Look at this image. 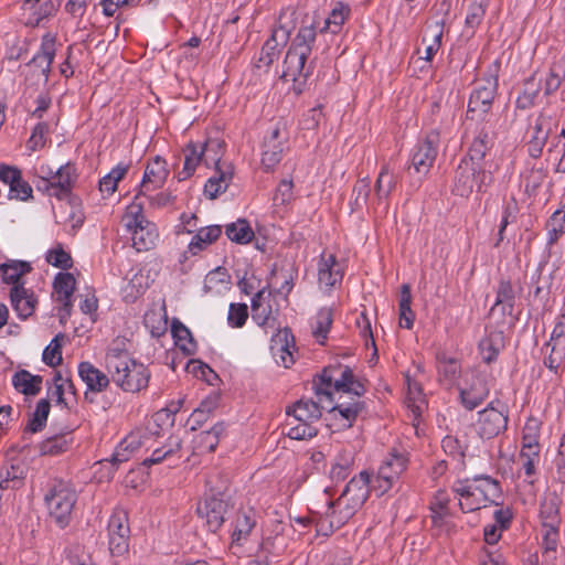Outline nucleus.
Masks as SVG:
<instances>
[{"mask_svg":"<svg viewBox=\"0 0 565 565\" xmlns=\"http://www.w3.org/2000/svg\"><path fill=\"white\" fill-rule=\"evenodd\" d=\"M504 348V334L502 331L490 332L479 342V351L482 361L487 364L494 362Z\"/></svg>","mask_w":565,"mask_h":565,"instance_id":"bb28decb","label":"nucleus"},{"mask_svg":"<svg viewBox=\"0 0 565 565\" xmlns=\"http://www.w3.org/2000/svg\"><path fill=\"white\" fill-rule=\"evenodd\" d=\"M225 427L223 423H216L211 429L201 431L198 436V448L201 452H213Z\"/></svg>","mask_w":565,"mask_h":565,"instance_id":"37998d69","label":"nucleus"},{"mask_svg":"<svg viewBox=\"0 0 565 565\" xmlns=\"http://www.w3.org/2000/svg\"><path fill=\"white\" fill-rule=\"evenodd\" d=\"M25 479V467L21 462L4 461L0 466V483L7 489H19Z\"/></svg>","mask_w":565,"mask_h":565,"instance_id":"a878e982","label":"nucleus"},{"mask_svg":"<svg viewBox=\"0 0 565 565\" xmlns=\"http://www.w3.org/2000/svg\"><path fill=\"white\" fill-rule=\"evenodd\" d=\"M76 280L71 273H58L53 282V289L56 294V299L72 298L75 290Z\"/></svg>","mask_w":565,"mask_h":565,"instance_id":"603ef678","label":"nucleus"},{"mask_svg":"<svg viewBox=\"0 0 565 565\" xmlns=\"http://www.w3.org/2000/svg\"><path fill=\"white\" fill-rule=\"evenodd\" d=\"M232 179L231 171H224L221 167H215V175L211 177L204 185V194L210 200H214L218 194L225 192L228 182Z\"/></svg>","mask_w":565,"mask_h":565,"instance_id":"4c0bfd02","label":"nucleus"},{"mask_svg":"<svg viewBox=\"0 0 565 565\" xmlns=\"http://www.w3.org/2000/svg\"><path fill=\"white\" fill-rule=\"evenodd\" d=\"M255 525V512L252 509L239 511L232 534L233 543L241 544L242 541L247 539Z\"/></svg>","mask_w":565,"mask_h":565,"instance_id":"72a5a7b5","label":"nucleus"},{"mask_svg":"<svg viewBox=\"0 0 565 565\" xmlns=\"http://www.w3.org/2000/svg\"><path fill=\"white\" fill-rule=\"evenodd\" d=\"M371 476L366 471H361L358 477H353L341 494L351 497L353 505L362 507L369 498Z\"/></svg>","mask_w":565,"mask_h":565,"instance_id":"4be33fe9","label":"nucleus"},{"mask_svg":"<svg viewBox=\"0 0 565 565\" xmlns=\"http://www.w3.org/2000/svg\"><path fill=\"white\" fill-rule=\"evenodd\" d=\"M11 305L22 320L28 319L34 312L38 299L34 292L24 288L23 285H15L10 290Z\"/></svg>","mask_w":565,"mask_h":565,"instance_id":"a211bd4d","label":"nucleus"},{"mask_svg":"<svg viewBox=\"0 0 565 565\" xmlns=\"http://www.w3.org/2000/svg\"><path fill=\"white\" fill-rule=\"evenodd\" d=\"M295 347V339L292 333L288 328H285L284 330H279L273 338H271V352L273 355L276 358V362L284 367H290L294 363V355L290 351V348Z\"/></svg>","mask_w":565,"mask_h":565,"instance_id":"f3484780","label":"nucleus"},{"mask_svg":"<svg viewBox=\"0 0 565 565\" xmlns=\"http://www.w3.org/2000/svg\"><path fill=\"white\" fill-rule=\"evenodd\" d=\"M107 372L111 381L128 393H138L145 390L150 380L148 367L136 360L122 364L117 363L115 369L108 370Z\"/></svg>","mask_w":565,"mask_h":565,"instance_id":"0eeeda50","label":"nucleus"},{"mask_svg":"<svg viewBox=\"0 0 565 565\" xmlns=\"http://www.w3.org/2000/svg\"><path fill=\"white\" fill-rule=\"evenodd\" d=\"M77 494L73 486L62 479H54L44 495L50 516L64 529L70 524Z\"/></svg>","mask_w":565,"mask_h":565,"instance_id":"7ed1b4c3","label":"nucleus"},{"mask_svg":"<svg viewBox=\"0 0 565 565\" xmlns=\"http://www.w3.org/2000/svg\"><path fill=\"white\" fill-rule=\"evenodd\" d=\"M475 487L472 490L482 493L483 499L489 501V504L498 505V500L502 495V489L500 482L490 476L477 475L472 478Z\"/></svg>","mask_w":565,"mask_h":565,"instance_id":"cd10ccee","label":"nucleus"},{"mask_svg":"<svg viewBox=\"0 0 565 565\" xmlns=\"http://www.w3.org/2000/svg\"><path fill=\"white\" fill-rule=\"evenodd\" d=\"M286 44L279 43L277 39L273 40V35H270V38L263 45L255 66L257 68H265V71H267L268 67L279 58L280 47Z\"/></svg>","mask_w":565,"mask_h":565,"instance_id":"c03bdc74","label":"nucleus"},{"mask_svg":"<svg viewBox=\"0 0 565 565\" xmlns=\"http://www.w3.org/2000/svg\"><path fill=\"white\" fill-rule=\"evenodd\" d=\"M565 81V57L555 61L544 82V94L550 96L554 94Z\"/></svg>","mask_w":565,"mask_h":565,"instance_id":"a18cd8bd","label":"nucleus"},{"mask_svg":"<svg viewBox=\"0 0 565 565\" xmlns=\"http://www.w3.org/2000/svg\"><path fill=\"white\" fill-rule=\"evenodd\" d=\"M225 234L230 241L236 244H247L255 236L253 228L245 218H238L236 222L227 224Z\"/></svg>","mask_w":565,"mask_h":565,"instance_id":"ea45409f","label":"nucleus"},{"mask_svg":"<svg viewBox=\"0 0 565 565\" xmlns=\"http://www.w3.org/2000/svg\"><path fill=\"white\" fill-rule=\"evenodd\" d=\"M438 373L440 379L450 385L460 373V364L454 358L438 356Z\"/></svg>","mask_w":565,"mask_h":565,"instance_id":"5fc2aeb1","label":"nucleus"},{"mask_svg":"<svg viewBox=\"0 0 565 565\" xmlns=\"http://www.w3.org/2000/svg\"><path fill=\"white\" fill-rule=\"evenodd\" d=\"M78 375L87 386L85 392V399L93 403L89 393H102L108 386L110 376L95 367L90 362H81L78 365Z\"/></svg>","mask_w":565,"mask_h":565,"instance_id":"4468645a","label":"nucleus"},{"mask_svg":"<svg viewBox=\"0 0 565 565\" xmlns=\"http://www.w3.org/2000/svg\"><path fill=\"white\" fill-rule=\"evenodd\" d=\"M168 175L169 170L167 168V161L162 157L156 156L152 161L147 164L140 186L148 189V186L152 184L153 189L161 188Z\"/></svg>","mask_w":565,"mask_h":565,"instance_id":"5701e85b","label":"nucleus"},{"mask_svg":"<svg viewBox=\"0 0 565 565\" xmlns=\"http://www.w3.org/2000/svg\"><path fill=\"white\" fill-rule=\"evenodd\" d=\"M318 28H320L318 15H305L282 63L280 77L285 82H294V89L298 93L302 92V86L313 72V62H308V58L316 42Z\"/></svg>","mask_w":565,"mask_h":565,"instance_id":"f257e3e1","label":"nucleus"},{"mask_svg":"<svg viewBox=\"0 0 565 565\" xmlns=\"http://www.w3.org/2000/svg\"><path fill=\"white\" fill-rule=\"evenodd\" d=\"M371 181L369 177L362 178L353 186V200L351 202L352 211H360L366 206L370 193Z\"/></svg>","mask_w":565,"mask_h":565,"instance_id":"864d4df0","label":"nucleus"},{"mask_svg":"<svg viewBox=\"0 0 565 565\" xmlns=\"http://www.w3.org/2000/svg\"><path fill=\"white\" fill-rule=\"evenodd\" d=\"M508 407L499 399L492 401L479 412L478 434L481 438L491 439L507 429Z\"/></svg>","mask_w":565,"mask_h":565,"instance_id":"1a4fd4ad","label":"nucleus"},{"mask_svg":"<svg viewBox=\"0 0 565 565\" xmlns=\"http://www.w3.org/2000/svg\"><path fill=\"white\" fill-rule=\"evenodd\" d=\"M287 141V132L279 124L271 127L264 137L262 164L266 171L273 170L281 161Z\"/></svg>","mask_w":565,"mask_h":565,"instance_id":"f8f14e48","label":"nucleus"},{"mask_svg":"<svg viewBox=\"0 0 565 565\" xmlns=\"http://www.w3.org/2000/svg\"><path fill=\"white\" fill-rule=\"evenodd\" d=\"M221 234L222 227L220 225H210L200 228L188 246L189 252L192 255H196L199 252L205 249L209 245L217 241Z\"/></svg>","mask_w":565,"mask_h":565,"instance_id":"c756f323","label":"nucleus"},{"mask_svg":"<svg viewBox=\"0 0 565 565\" xmlns=\"http://www.w3.org/2000/svg\"><path fill=\"white\" fill-rule=\"evenodd\" d=\"M49 175L55 181L54 192H51V196L60 200L72 193L78 178L76 166L72 162L61 166L55 172L50 171Z\"/></svg>","mask_w":565,"mask_h":565,"instance_id":"dca6fc26","label":"nucleus"},{"mask_svg":"<svg viewBox=\"0 0 565 565\" xmlns=\"http://www.w3.org/2000/svg\"><path fill=\"white\" fill-rule=\"evenodd\" d=\"M518 212H519V207H518V203L514 199H512L510 202H508L504 205L503 212H502V218H501L499 231H498V239L493 245L494 247H499L500 243L503 241L507 226L516 221Z\"/></svg>","mask_w":565,"mask_h":565,"instance_id":"13d9d810","label":"nucleus"},{"mask_svg":"<svg viewBox=\"0 0 565 565\" xmlns=\"http://www.w3.org/2000/svg\"><path fill=\"white\" fill-rule=\"evenodd\" d=\"M440 141V135L437 130H430L424 140L419 141L412 153L411 167L416 173L426 175L433 167Z\"/></svg>","mask_w":565,"mask_h":565,"instance_id":"9b49d317","label":"nucleus"},{"mask_svg":"<svg viewBox=\"0 0 565 565\" xmlns=\"http://www.w3.org/2000/svg\"><path fill=\"white\" fill-rule=\"evenodd\" d=\"M56 52V39L50 33L43 35L39 52L33 58L26 64L29 67L34 68L38 72V76L43 78V82L49 81L51 66L55 57Z\"/></svg>","mask_w":565,"mask_h":565,"instance_id":"ddd939ff","label":"nucleus"},{"mask_svg":"<svg viewBox=\"0 0 565 565\" xmlns=\"http://www.w3.org/2000/svg\"><path fill=\"white\" fill-rule=\"evenodd\" d=\"M128 218L126 226L132 234V247L137 252L152 249L159 237L156 224L147 220L141 212V206H138V210Z\"/></svg>","mask_w":565,"mask_h":565,"instance_id":"6e6552de","label":"nucleus"},{"mask_svg":"<svg viewBox=\"0 0 565 565\" xmlns=\"http://www.w3.org/2000/svg\"><path fill=\"white\" fill-rule=\"evenodd\" d=\"M515 303V292L510 280L501 279L497 288V298L491 311L502 306L503 315H512Z\"/></svg>","mask_w":565,"mask_h":565,"instance_id":"e433bc0d","label":"nucleus"},{"mask_svg":"<svg viewBox=\"0 0 565 565\" xmlns=\"http://www.w3.org/2000/svg\"><path fill=\"white\" fill-rule=\"evenodd\" d=\"M264 295V290H259L252 299V317L259 326H267L271 319L270 307L265 308L260 305V298Z\"/></svg>","mask_w":565,"mask_h":565,"instance_id":"338daca9","label":"nucleus"},{"mask_svg":"<svg viewBox=\"0 0 565 565\" xmlns=\"http://www.w3.org/2000/svg\"><path fill=\"white\" fill-rule=\"evenodd\" d=\"M364 403L360 401H354L353 403H339L331 407V413H338L343 419L347 420V424H343L345 427H351L353 422L356 419L360 412L363 409Z\"/></svg>","mask_w":565,"mask_h":565,"instance_id":"4d7b16f0","label":"nucleus"},{"mask_svg":"<svg viewBox=\"0 0 565 565\" xmlns=\"http://www.w3.org/2000/svg\"><path fill=\"white\" fill-rule=\"evenodd\" d=\"M284 428L287 429L285 433L290 439L295 440H308L317 436L318 429L312 423H303L297 418L287 417Z\"/></svg>","mask_w":565,"mask_h":565,"instance_id":"c9c22d12","label":"nucleus"},{"mask_svg":"<svg viewBox=\"0 0 565 565\" xmlns=\"http://www.w3.org/2000/svg\"><path fill=\"white\" fill-rule=\"evenodd\" d=\"M181 448L182 440L179 437L171 436L168 444L160 448H156L150 457L143 459L142 465L150 467L152 465H158L163 460H172L173 465H178L181 459V456L179 455Z\"/></svg>","mask_w":565,"mask_h":565,"instance_id":"412c9836","label":"nucleus"},{"mask_svg":"<svg viewBox=\"0 0 565 565\" xmlns=\"http://www.w3.org/2000/svg\"><path fill=\"white\" fill-rule=\"evenodd\" d=\"M493 182L491 169L460 160L454 177L452 193L468 198L473 191L482 193Z\"/></svg>","mask_w":565,"mask_h":565,"instance_id":"39448f33","label":"nucleus"},{"mask_svg":"<svg viewBox=\"0 0 565 565\" xmlns=\"http://www.w3.org/2000/svg\"><path fill=\"white\" fill-rule=\"evenodd\" d=\"M184 164L181 172L178 174L179 181H184L193 175L196 167L204 162V151L201 150L200 145L190 141L183 149Z\"/></svg>","mask_w":565,"mask_h":565,"instance_id":"c85d7f7f","label":"nucleus"},{"mask_svg":"<svg viewBox=\"0 0 565 565\" xmlns=\"http://www.w3.org/2000/svg\"><path fill=\"white\" fill-rule=\"evenodd\" d=\"M224 145V141L218 138H210L204 143L200 145L201 150L204 151V164L206 167L211 163L215 167H220Z\"/></svg>","mask_w":565,"mask_h":565,"instance_id":"de8ad7c7","label":"nucleus"},{"mask_svg":"<svg viewBox=\"0 0 565 565\" xmlns=\"http://www.w3.org/2000/svg\"><path fill=\"white\" fill-rule=\"evenodd\" d=\"M31 270V266L26 262H17L13 264H2L0 266V273L2 275V280L6 284H13V286L19 285V280L21 276L29 273Z\"/></svg>","mask_w":565,"mask_h":565,"instance_id":"3c124183","label":"nucleus"},{"mask_svg":"<svg viewBox=\"0 0 565 565\" xmlns=\"http://www.w3.org/2000/svg\"><path fill=\"white\" fill-rule=\"evenodd\" d=\"M319 380L320 383L315 386L320 402L332 401L331 388L335 392L352 393L358 397L365 393L363 383L355 377L353 371L340 363L326 366L319 375Z\"/></svg>","mask_w":565,"mask_h":565,"instance_id":"f03ea898","label":"nucleus"},{"mask_svg":"<svg viewBox=\"0 0 565 565\" xmlns=\"http://www.w3.org/2000/svg\"><path fill=\"white\" fill-rule=\"evenodd\" d=\"M541 90V81L533 74L524 81L522 93L518 96L515 105L519 109H529L534 106Z\"/></svg>","mask_w":565,"mask_h":565,"instance_id":"a19ab883","label":"nucleus"},{"mask_svg":"<svg viewBox=\"0 0 565 565\" xmlns=\"http://www.w3.org/2000/svg\"><path fill=\"white\" fill-rule=\"evenodd\" d=\"M129 166L119 163L99 181V190L108 195L117 190L118 182L124 179L128 172Z\"/></svg>","mask_w":565,"mask_h":565,"instance_id":"09e8293b","label":"nucleus"},{"mask_svg":"<svg viewBox=\"0 0 565 565\" xmlns=\"http://www.w3.org/2000/svg\"><path fill=\"white\" fill-rule=\"evenodd\" d=\"M320 401L315 402L312 399L301 398L295 402L292 405L287 406L286 415L290 418H297L303 423H315L320 419L323 407L320 405Z\"/></svg>","mask_w":565,"mask_h":565,"instance_id":"aec40b11","label":"nucleus"},{"mask_svg":"<svg viewBox=\"0 0 565 565\" xmlns=\"http://www.w3.org/2000/svg\"><path fill=\"white\" fill-rule=\"evenodd\" d=\"M500 64L494 62L489 75L483 78L482 84L476 87L469 97L466 119L471 121L488 120L487 116L492 107L498 92V72Z\"/></svg>","mask_w":565,"mask_h":565,"instance_id":"423d86ee","label":"nucleus"},{"mask_svg":"<svg viewBox=\"0 0 565 565\" xmlns=\"http://www.w3.org/2000/svg\"><path fill=\"white\" fill-rule=\"evenodd\" d=\"M353 463V454L351 451L343 450L338 455L337 460L330 470L331 478L337 481L344 480L349 476Z\"/></svg>","mask_w":565,"mask_h":565,"instance_id":"8fccbe9b","label":"nucleus"},{"mask_svg":"<svg viewBox=\"0 0 565 565\" xmlns=\"http://www.w3.org/2000/svg\"><path fill=\"white\" fill-rule=\"evenodd\" d=\"M63 334L60 333L51 341V343L43 351V362L49 366H56L62 362V344L60 342L63 339Z\"/></svg>","mask_w":565,"mask_h":565,"instance_id":"0e129e2a","label":"nucleus"},{"mask_svg":"<svg viewBox=\"0 0 565 565\" xmlns=\"http://www.w3.org/2000/svg\"><path fill=\"white\" fill-rule=\"evenodd\" d=\"M412 292L411 286L404 284L401 287L398 310H399V326L402 328L412 329L414 326L415 313L411 308Z\"/></svg>","mask_w":565,"mask_h":565,"instance_id":"58836bf2","label":"nucleus"},{"mask_svg":"<svg viewBox=\"0 0 565 565\" xmlns=\"http://www.w3.org/2000/svg\"><path fill=\"white\" fill-rule=\"evenodd\" d=\"M108 548L111 556H122L129 550L130 527L128 514L124 510H115L108 521Z\"/></svg>","mask_w":565,"mask_h":565,"instance_id":"9d476101","label":"nucleus"},{"mask_svg":"<svg viewBox=\"0 0 565 565\" xmlns=\"http://www.w3.org/2000/svg\"><path fill=\"white\" fill-rule=\"evenodd\" d=\"M73 430L74 428L72 426L67 425L63 427L58 434H55L41 443L40 452L42 455L56 456L66 451L73 443Z\"/></svg>","mask_w":565,"mask_h":565,"instance_id":"b1692460","label":"nucleus"},{"mask_svg":"<svg viewBox=\"0 0 565 565\" xmlns=\"http://www.w3.org/2000/svg\"><path fill=\"white\" fill-rule=\"evenodd\" d=\"M489 393L490 388H480L475 392L461 388L460 399L466 409L473 411L482 404V402L488 397Z\"/></svg>","mask_w":565,"mask_h":565,"instance_id":"052dcab7","label":"nucleus"},{"mask_svg":"<svg viewBox=\"0 0 565 565\" xmlns=\"http://www.w3.org/2000/svg\"><path fill=\"white\" fill-rule=\"evenodd\" d=\"M558 507L554 500L544 501L541 504L540 516L543 527H558Z\"/></svg>","mask_w":565,"mask_h":565,"instance_id":"680f3d73","label":"nucleus"},{"mask_svg":"<svg viewBox=\"0 0 565 565\" xmlns=\"http://www.w3.org/2000/svg\"><path fill=\"white\" fill-rule=\"evenodd\" d=\"M13 386L24 395H36L41 391L42 376L26 370L17 372L12 377Z\"/></svg>","mask_w":565,"mask_h":565,"instance_id":"f704fd0d","label":"nucleus"},{"mask_svg":"<svg viewBox=\"0 0 565 565\" xmlns=\"http://www.w3.org/2000/svg\"><path fill=\"white\" fill-rule=\"evenodd\" d=\"M462 8L466 11L465 31L473 35L476 29L483 21L488 1L487 0H463Z\"/></svg>","mask_w":565,"mask_h":565,"instance_id":"393cba45","label":"nucleus"},{"mask_svg":"<svg viewBox=\"0 0 565 565\" xmlns=\"http://www.w3.org/2000/svg\"><path fill=\"white\" fill-rule=\"evenodd\" d=\"M46 260L52 266L61 269L66 270L73 267L71 254L65 252L61 244L47 252Z\"/></svg>","mask_w":565,"mask_h":565,"instance_id":"e2e57ef3","label":"nucleus"},{"mask_svg":"<svg viewBox=\"0 0 565 565\" xmlns=\"http://www.w3.org/2000/svg\"><path fill=\"white\" fill-rule=\"evenodd\" d=\"M397 184V177L387 163L383 164L376 178L374 192L379 202L387 200Z\"/></svg>","mask_w":565,"mask_h":565,"instance_id":"7c9ffc66","label":"nucleus"},{"mask_svg":"<svg viewBox=\"0 0 565 565\" xmlns=\"http://www.w3.org/2000/svg\"><path fill=\"white\" fill-rule=\"evenodd\" d=\"M24 6L38 17V20H42L56 11L60 0H25Z\"/></svg>","mask_w":565,"mask_h":565,"instance_id":"6e6d98bb","label":"nucleus"},{"mask_svg":"<svg viewBox=\"0 0 565 565\" xmlns=\"http://www.w3.org/2000/svg\"><path fill=\"white\" fill-rule=\"evenodd\" d=\"M50 408L51 404L49 399H40L36 403L34 412L32 413L31 417L28 420V424L24 428V433L34 434L41 431L46 425Z\"/></svg>","mask_w":565,"mask_h":565,"instance_id":"79ce46f5","label":"nucleus"},{"mask_svg":"<svg viewBox=\"0 0 565 565\" xmlns=\"http://www.w3.org/2000/svg\"><path fill=\"white\" fill-rule=\"evenodd\" d=\"M248 318V309L245 303H231L228 309V324L233 328H242Z\"/></svg>","mask_w":565,"mask_h":565,"instance_id":"774afa93","label":"nucleus"},{"mask_svg":"<svg viewBox=\"0 0 565 565\" xmlns=\"http://www.w3.org/2000/svg\"><path fill=\"white\" fill-rule=\"evenodd\" d=\"M343 267L333 254L321 255L318 263V281L320 287L330 289L343 279Z\"/></svg>","mask_w":565,"mask_h":565,"instance_id":"2eb2a0df","label":"nucleus"},{"mask_svg":"<svg viewBox=\"0 0 565 565\" xmlns=\"http://www.w3.org/2000/svg\"><path fill=\"white\" fill-rule=\"evenodd\" d=\"M490 150L491 148L483 145L471 142L467 154L461 160L472 162L475 166L488 167L491 169L492 163L486 160L487 153Z\"/></svg>","mask_w":565,"mask_h":565,"instance_id":"69168bd1","label":"nucleus"},{"mask_svg":"<svg viewBox=\"0 0 565 565\" xmlns=\"http://www.w3.org/2000/svg\"><path fill=\"white\" fill-rule=\"evenodd\" d=\"M128 341L125 338H116L111 341L105 358L106 370L117 366V363L130 362L134 360L128 352Z\"/></svg>","mask_w":565,"mask_h":565,"instance_id":"2f4dec72","label":"nucleus"},{"mask_svg":"<svg viewBox=\"0 0 565 565\" xmlns=\"http://www.w3.org/2000/svg\"><path fill=\"white\" fill-rule=\"evenodd\" d=\"M361 507L353 505L351 497L341 494L335 502H331L329 509H332V515L339 514L338 526L344 524Z\"/></svg>","mask_w":565,"mask_h":565,"instance_id":"49530a36","label":"nucleus"},{"mask_svg":"<svg viewBox=\"0 0 565 565\" xmlns=\"http://www.w3.org/2000/svg\"><path fill=\"white\" fill-rule=\"evenodd\" d=\"M443 25L444 21L441 23L437 22L434 26H428L426 30V33H429L431 38L430 42L426 45L425 56L423 57L427 62L433 60L441 46Z\"/></svg>","mask_w":565,"mask_h":565,"instance_id":"bf43d9fd","label":"nucleus"},{"mask_svg":"<svg viewBox=\"0 0 565 565\" xmlns=\"http://www.w3.org/2000/svg\"><path fill=\"white\" fill-rule=\"evenodd\" d=\"M306 15H309L306 13ZM305 14L294 8L284 9L277 20V25L273 29V40L277 39L279 43H287L289 36L299 24V18L303 19Z\"/></svg>","mask_w":565,"mask_h":565,"instance_id":"6ab92c4d","label":"nucleus"},{"mask_svg":"<svg viewBox=\"0 0 565 565\" xmlns=\"http://www.w3.org/2000/svg\"><path fill=\"white\" fill-rule=\"evenodd\" d=\"M171 333L175 345L186 355L195 353L196 342L191 331L181 321L174 319L171 324Z\"/></svg>","mask_w":565,"mask_h":565,"instance_id":"473e14b6","label":"nucleus"},{"mask_svg":"<svg viewBox=\"0 0 565 565\" xmlns=\"http://www.w3.org/2000/svg\"><path fill=\"white\" fill-rule=\"evenodd\" d=\"M206 483L210 486L209 493L204 501L198 504L196 511L201 518L205 519L210 531L216 532L234 505L225 483L221 487L211 486L212 480H207Z\"/></svg>","mask_w":565,"mask_h":565,"instance_id":"20e7f679","label":"nucleus"}]
</instances>
